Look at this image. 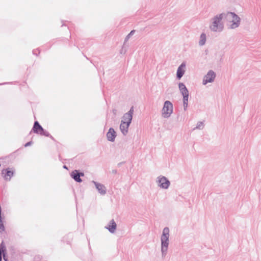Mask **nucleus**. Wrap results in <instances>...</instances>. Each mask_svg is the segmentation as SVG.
<instances>
[{
  "instance_id": "obj_13",
  "label": "nucleus",
  "mask_w": 261,
  "mask_h": 261,
  "mask_svg": "<svg viewBox=\"0 0 261 261\" xmlns=\"http://www.w3.org/2000/svg\"><path fill=\"white\" fill-rule=\"evenodd\" d=\"M84 175V173H79L77 170L73 171L71 174L72 178L78 182H81L82 181L80 176H83Z\"/></svg>"
},
{
  "instance_id": "obj_4",
  "label": "nucleus",
  "mask_w": 261,
  "mask_h": 261,
  "mask_svg": "<svg viewBox=\"0 0 261 261\" xmlns=\"http://www.w3.org/2000/svg\"><path fill=\"white\" fill-rule=\"evenodd\" d=\"M178 87L179 92L182 96L183 107L185 111H186L188 107V100L189 97V92L186 85L183 83H179Z\"/></svg>"
},
{
  "instance_id": "obj_21",
  "label": "nucleus",
  "mask_w": 261,
  "mask_h": 261,
  "mask_svg": "<svg viewBox=\"0 0 261 261\" xmlns=\"http://www.w3.org/2000/svg\"><path fill=\"white\" fill-rule=\"evenodd\" d=\"M32 144V142L30 141V142H29L28 143H27L25 144V147H27V146H29L30 145H31Z\"/></svg>"
},
{
  "instance_id": "obj_7",
  "label": "nucleus",
  "mask_w": 261,
  "mask_h": 261,
  "mask_svg": "<svg viewBox=\"0 0 261 261\" xmlns=\"http://www.w3.org/2000/svg\"><path fill=\"white\" fill-rule=\"evenodd\" d=\"M216 77V73L213 70H210L203 77L202 85H206L208 83H212L215 81Z\"/></svg>"
},
{
  "instance_id": "obj_23",
  "label": "nucleus",
  "mask_w": 261,
  "mask_h": 261,
  "mask_svg": "<svg viewBox=\"0 0 261 261\" xmlns=\"http://www.w3.org/2000/svg\"><path fill=\"white\" fill-rule=\"evenodd\" d=\"M3 258H4V259L5 260V261H7V258L6 257V256H5V254L4 253L3 254Z\"/></svg>"
},
{
  "instance_id": "obj_17",
  "label": "nucleus",
  "mask_w": 261,
  "mask_h": 261,
  "mask_svg": "<svg viewBox=\"0 0 261 261\" xmlns=\"http://www.w3.org/2000/svg\"><path fill=\"white\" fill-rule=\"evenodd\" d=\"M206 41V35L204 33H202L200 35V37H199V42H198L199 45L200 46H203L205 44Z\"/></svg>"
},
{
  "instance_id": "obj_25",
  "label": "nucleus",
  "mask_w": 261,
  "mask_h": 261,
  "mask_svg": "<svg viewBox=\"0 0 261 261\" xmlns=\"http://www.w3.org/2000/svg\"><path fill=\"white\" fill-rule=\"evenodd\" d=\"M64 168H65V169H67V167L66 166H64Z\"/></svg>"
},
{
  "instance_id": "obj_2",
  "label": "nucleus",
  "mask_w": 261,
  "mask_h": 261,
  "mask_svg": "<svg viewBox=\"0 0 261 261\" xmlns=\"http://www.w3.org/2000/svg\"><path fill=\"white\" fill-rule=\"evenodd\" d=\"M225 18V13L217 14L211 18L209 28L212 32H221L224 29V23L222 19Z\"/></svg>"
},
{
  "instance_id": "obj_20",
  "label": "nucleus",
  "mask_w": 261,
  "mask_h": 261,
  "mask_svg": "<svg viewBox=\"0 0 261 261\" xmlns=\"http://www.w3.org/2000/svg\"><path fill=\"white\" fill-rule=\"evenodd\" d=\"M40 134L44 135L47 137L49 136V133L47 132L44 131V130H43V132H41L40 133Z\"/></svg>"
},
{
  "instance_id": "obj_11",
  "label": "nucleus",
  "mask_w": 261,
  "mask_h": 261,
  "mask_svg": "<svg viewBox=\"0 0 261 261\" xmlns=\"http://www.w3.org/2000/svg\"><path fill=\"white\" fill-rule=\"evenodd\" d=\"M116 133L113 128H110L107 133V138L108 141L113 142L116 137Z\"/></svg>"
},
{
  "instance_id": "obj_16",
  "label": "nucleus",
  "mask_w": 261,
  "mask_h": 261,
  "mask_svg": "<svg viewBox=\"0 0 261 261\" xmlns=\"http://www.w3.org/2000/svg\"><path fill=\"white\" fill-rule=\"evenodd\" d=\"M33 131L35 133H39L41 132H43V128L39 124L38 121H35L33 128Z\"/></svg>"
},
{
  "instance_id": "obj_8",
  "label": "nucleus",
  "mask_w": 261,
  "mask_h": 261,
  "mask_svg": "<svg viewBox=\"0 0 261 261\" xmlns=\"http://www.w3.org/2000/svg\"><path fill=\"white\" fill-rule=\"evenodd\" d=\"M134 113L133 108H131L129 111L124 114L122 118V120L121 121H123L126 124H130L132 119H133V115Z\"/></svg>"
},
{
  "instance_id": "obj_14",
  "label": "nucleus",
  "mask_w": 261,
  "mask_h": 261,
  "mask_svg": "<svg viewBox=\"0 0 261 261\" xmlns=\"http://www.w3.org/2000/svg\"><path fill=\"white\" fill-rule=\"evenodd\" d=\"M129 125L130 124L128 123L126 124L123 121H121L120 125V129L121 130V132L124 136H126L128 133V127Z\"/></svg>"
},
{
  "instance_id": "obj_6",
  "label": "nucleus",
  "mask_w": 261,
  "mask_h": 261,
  "mask_svg": "<svg viewBox=\"0 0 261 261\" xmlns=\"http://www.w3.org/2000/svg\"><path fill=\"white\" fill-rule=\"evenodd\" d=\"M155 183L159 188L163 190L168 189L171 185V182L168 178L162 175L156 177Z\"/></svg>"
},
{
  "instance_id": "obj_15",
  "label": "nucleus",
  "mask_w": 261,
  "mask_h": 261,
  "mask_svg": "<svg viewBox=\"0 0 261 261\" xmlns=\"http://www.w3.org/2000/svg\"><path fill=\"white\" fill-rule=\"evenodd\" d=\"M2 174L5 179L10 180L13 175V172L8 169H4L2 170Z\"/></svg>"
},
{
  "instance_id": "obj_24",
  "label": "nucleus",
  "mask_w": 261,
  "mask_h": 261,
  "mask_svg": "<svg viewBox=\"0 0 261 261\" xmlns=\"http://www.w3.org/2000/svg\"><path fill=\"white\" fill-rule=\"evenodd\" d=\"M2 251H0V261H2Z\"/></svg>"
},
{
  "instance_id": "obj_1",
  "label": "nucleus",
  "mask_w": 261,
  "mask_h": 261,
  "mask_svg": "<svg viewBox=\"0 0 261 261\" xmlns=\"http://www.w3.org/2000/svg\"><path fill=\"white\" fill-rule=\"evenodd\" d=\"M170 229L168 227L163 228L160 236V250L161 256L165 257L168 254L170 245Z\"/></svg>"
},
{
  "instance_id": "obj_19",
  "label": "nucleus",
  "mask_w": 261,
  "mask_h": 261,
  "mask_svg": "<svg viewBox=\"0 0 261 261\" xmlns=\"http://www.w3.org/2000/svg\"><path fill=\"white\" fill-rule=\"evenodd\" d=\"M135 32L134 30L132 31L126 37L124 42H126L128 39L130 38V36H132Z\"/></svg>"
},
{
  "instance_id": "obj_9",
  "label": "nucleus",
  "mask_w": 261,
  "mask_h": 261,
  "mask_svg": "<svg viewBox=\"0 0 261 261\" xmlns=\"http://www.w3.org/2000/svg\"><path fill=\"white\" fill-rule=\"evenodd\" d=\"M186 70V62H182L177 68L176 71V78L178 80L181 79L185 73Z\"/></svg>"
},
{
  "instance_id": "obj_12",
  "label": "nucleus",
  "mask_w": 261,
  "mask_h": 261,
  "mask_svg": "<svg viewBox=\"0 0 261 261\" xmlns=\"http://www.w3.org/2000/svg\"><path fill=\"white\" fill-rule=\"evenodd\" d=\"M116 227L117 225L116 222L114 219H112L109 222V224L105 226V228L108 229L111 233H114L116 231Z\"/></svg>"
},
{
  "instance_id": "obj_22",
  "label": "nucleus",
  "mask_w": 261,
  "mask_h": 261,
  "mask_svg": "<svg viewBox=\"0 0 261 261\" xmlns=\"http://www.w3.org/2000/svg\"><path fill=\"white\" fill-rule=\"evenodd\" d=\"M5 250V247H2L1 248L0 247V251H3L4 252V251Z\"/></svg>"
},
{
  "instance_id": "obj_18",
  "label": "nucleus",
  "mask_w": 261,
  "mask_h": 261,
  "mask_svg": "<svg viewBox=\"0 0 261 261\" xmlns=\"http://www.w3.org/2000/svg\"><path fill=\"white\" fill-rule=\"evenodd\" d=\"M204 123L203 121H198L196 126L193 128V130H202L204 127Z\"/></svg>"
},
{
  "instance_id": "obj_10",
  "label": "nucleus",
  "mask_w": 261,
  "mask_h": 261,
  "mask_svg": "<svg viewBox=\"0 0 261 261\" xmlns=\"http://www.w3.org/2000/svg\"><path fill=\"white\" fill-rule=\"evenodd\" d=\"M92 182L94 185L96 189L100 195H104L106 194L107 189L103 185L93 180Z\"/></svg>"
},
{
  "instance_id": "obj_5",
  "label": "nucleus",
  "mask_w": 261,
  "mask_h": 261,
  "mask_svg": "<svg viewBox=\"0 0 261 261\" xmlns=\"http://www.w3.org/2000/svg\"><path fill=\"white\" fill-rule=\"evenodd\" d=\"M173 112V104L170 101L166 100L164 102L163 107L161 110V115L164 118H169Z\"/></svg>"
},
{
  "instance_id": "obj_3",
  "label": "nucleus",
  "mask_w": 261,
  "mask_h": 261,
  "mask_svg": "<svg viewBox=\"0 0 261 261\" xmlns=\"http://www.w3.org/2000/svg\"><path fill=\"white\" fill-rule=\"evenodd\" d=\"M225 18L227 20L229 29H236L240 26L241 18L236 13L230 12L225 13Z\"/></svg>"
}]
</instances>
